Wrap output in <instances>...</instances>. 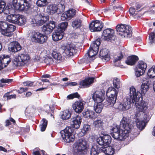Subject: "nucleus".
<instances>
[{"instance_id": "nucleus-5", "label": "nucleus", "mask_w": 155, "mask_h": 155, "mask_svg": "<svg viewBox=\"0 0 155 155\" xmlns=\"http://www.w3.org/2000/svg\"><path fill=\"white\" fill-rule=\"evenodd\" d=\"M87 147V141L84 138H81L74 143L73 147L75 153L77 154H81L83 152L85 151Z\"/></svg>"}, {"instance_id": "nucleus-59", "label": "nucleus", "mask_w": 155, "mask_h": 155, "mask_svg": "<svg viewBox=\"0 0 155 155\" xmlns=\"http://www.w3.org/2000/svg\"><path fill=\"white\" fill-rule=\"evenodd\" d=\"M5 6V3L3 1H0V14L2 12Z\"/></svg>"}, {"instance_id": "nucleus-16", "label": "nucleus", "mask_w": 155, "mask_h": 155, "mask_svg": "<svg viewBox=\"0 0 155 155\" xmlns=\"http://www.w3.org/2000/svg\"><path fill=\"white\" fill-rule=\"evenodd\" d=\"M56 23L53 21H51L43 26L42 31L45 35L50 34L55 27Z\"/></svg>"}, {"instance_id": "nucleus-12", "label": "nucleus", "mask_w": 155, "mask_h": 155, "mask_svg": "<svg viewBox=\"0 0 155 155\" xmlns=\"http://www.w3.org/2000/svg\"><path fill=\"white\" fill-rule=\"evenodd\" d=\"M147 66L146 64L143 61H139L135 69V75L136 77H139L143 75L145 72Z\"/></svg>"}, {"instance_id": "nucleus-28", "label": "nucleus", "mask_w": 155, "mask_h": 155, "mask_svg": "<svg viewBox=\"0 0 155 155\" xmlns=\"http://www.w3.org/2000/svg\"><path fill=\"white\" fill-rule=\"evenodd\" d=\"M150 84L149 80L145 78L143 80L140 89L142 94H144L148 91Z\"/></svg>"}, {"instance_id": "nucleus-26", "label": "nucleus", "mask_w": 155, "mask_h": 155, "mask_svg": "<svg viewBox=\"0 0 155 155\" xmlns=\"http://www.w3.org/2000/svg\"><path fill=\"white\" fill-rule=\"evenodd\" d=\"M60 134L61 136H75L76 135L73 128L68 127L61 130Z\"/></svg>"}, {"instance_id": "nucleus-63", "label": "nucleus", "mask_w": 155, "mask_h": 155, "mask_svg": "<svg viewBox=\"0 0 155 155\" xmlns=\"http://www.w3.org/2000/svg\"><path fill=\"white\" fill-rule=\"evenodd\" d=\"M12 80L9 79H2L1 80V82L2 83H9L12 81Z\"/></svg>"}, {"instance_id": "nucleus-11", "label": "nucleus", "mask_w": 155, "mask_h": 155, "mask_svg": "<svg viewBox=\"0 0 155 155\" xmlns=\"http://www.w3.org/2000/svg\"><path fill=\"white\" fill-rule=\"evenodd\" d=\"M104 26L102 21L98 20L93 21L90 23L89 28L91 32H98L101 31Z\"/></svg>"}, {"instance_id": "nucleus-38", "label": "nucleus", "mask_w": 155, "mask_h": 155, "mask_svg": "<svg viewBox=\"0 0 155 155\" xmlns=\"http://www.w3.org/2000/svg\"><path fill=\"white\" fill-rule=\"evenodd\" d=\"M16 28V27L12 24H8V27L6 29L5 33H8L9 35L6 36L11 37L12 35V32L14 31Z\"/></svg>"}, {"instance_id": "nucleus-27", "label": "nucleus", "mask_w": 155, "mask_h": 155, "mask_svg": "<svg viewBox=\"0 0 155 155\" xmlns=\"http://www.w3.org/2000/svg\"><path fill=\"white\" fill-rule=\"evenodd\" d=\"M102 147L97 144H94L92 146L90 151V155H98L99 153L102 152Z\"/></svg>"}, {"instance_id": "nucleus-43", "label": "nucleus", "mask_w": 155, "mask_h": 155, "mask_svg": "<svg viewBox=\"0 0 155 155\" xmlns=\"http://www.w3.org/2000/svg\"><path fill=\"white\" fill-rule=\"evenodd\" d=\"M147 74L150 78H153L155 77V66H153L148 70Z\"/></svg>"}, {"instance_id": "nucleus-6", "label": "nucleus", "mask_w": 155, "mask_h": 155, "mask_svg": "<svg viewBox=\"0 0 155 155\" xmlns=\"http://www.w3.org/2000/svg\"><path fill=\"white\" fill-rule=\"evenodd\" d=\"M29 0H13L12 5L16 10L27 11L30 7Z\"/></svg>"}, {"instance_id": "nucleus-13", "label": "nucleus", "mask_w": 155, "mask_h": 155, "mask_svg": "<svg viewBox=\"0 0 155 155\" xmlns=\"http://www.w3.org/2000/svg\"><path fill=\"white\" fill-rule=\"evenodd\" d=\"M105 91H97L94 93L92 99L95 103L101 104L105 99Z\"/></svg>"}, {"instance_id": "nucleus-21", "label": "nucleus", "mask_w": 155, "mask_h": 155, "mask_svg": "<svg viewBox=\"0 0 155 155\" xmlns=\"http://www.w3.org/2000/svg\"><path fill=\"white\" fill-rule=\"evenodd\" d=\"M11 61V59L8 55H3L0 56V71L6 67Z\"/></svg>"}, {"instance_id": "nucleus-14", "label": "nucleus", "mask_w": 155, "mask_h": 155, "mask_svg": "<svg viewBox=\"0 0 155 155\" xmlns=\"http://www.w3.org/2000/svg\"><path fill=\"white\" fill-rule=\"evenodd\" d=\"M49 17L48 16H45L41 14H37L32 19L33 23L35 24L37 26L42 25L45 23L48 20Z\"/></svg>"}, {"instance_id": "nucleus-54", "label": "nucleus", "mask_w": 155, "mask_h": 155, "mask_svg": "<svg viewBox=\"0 0 155 155\" xmlns=\"http://www.w3.org/2000/svg\"><path fill=\"white\" fill-rule=\"evenodd\" d=\"M45 62L47 64H52L54 63V61L52 57L48 56L45 59Z\"/></svg>"}, {"instance_id": "nucleus-10", "label": "nucleus", "mask_w": 155, "mask_h": 155, "mask_svg": "<svg viewBox=\"0 0 155 155\" xmlns=\"http://www.w3.org/2000/svg\"><path fill=\"white\" fill-rule=\"evenodd\" d=\"M140 96H139L138 100L137 101H135L134 103L135 104V106L136 107V109L137 110V111L141 112V113H142V115H143V113L147 110L148 108V103L147 102H145L144 101H139V100L140 98L141 95V93L140 92Z\"/></svg>"}, {"instance_id": "nucleus-51", "label": "nucleus", "mask_w": 155, "mask_h": 155, "mask_svg": "<svg viewBox=\"0 0 155 155\" xmlns=\"http://www.w3.org/2000/svg\"><path fill=\"white\" fill-rule=\"evenodd\" d=\"M149 43L150 44L155 42V32H152L149 34Z\"/></svg>"}, {"instance_id": "nucleus-15", "label": "nucleus", "mask_w": 155, "mask_h": 155, "mask_svg": "<svg viewBox=\"0 0 155 155\" xmlns=\"http://www.w3.org/2000/svg\"><path fill=\"white\" fill-rule=\"evenodd\" d=\"M114 31L111 28L104 30L101 36V38L104 40L108 41L111 40L114 37Z\"/></svg>"}, {"instance_id": "nucleus-62", "label": "nucleus", "mask_w": 155, "mask_h": 155, "mask_svg": "<svg viewBox=\"0 0 155 155\" xmlns=\"http://www.w3.org/2000/svg\"><path fill=\"white\" fill-rule=\"evenodd\" d=\"M28 90V88L27 87H21L20 88L19 90H18L17 92L19 94H21Z\"/></svg>"}, {"instance_id": "nucleus-39", "label": "nucleus", "mask_w": 155, "mask_h": 155, "mask_svg": "<svg viewBox=\"0 0 155 155\" xmlns=\"http://www.w3.org/2000/svg\"><path fill=\"white\" fill-rule=\"evenodd\" d=\"M64 3L65 2L64 1H61L59 3H58L56 5L58 14L61 13L64 11L65 8Z\"/></svg>"}, {"instance_id": "nucleus-53", "label": "nucleus", "mask_w": 155, "mask_h": 155, "mask_svg": "<svg viewBox=\"0 0 155 155\" xmlns=\"http://www.w3.org/2000/svg\"><path fill=\"white\" fill-rule=\"evenodd\" d=\"M120 81L118 78H114L113 80V84L114 87L118 89L120 87Z\"/></svg>"}, {"instance_id": "nucleus-29", "label": "nucleus", "mask_w": 155, "mask_h": 155, "mask_svg": "<svg viewBox=\"0 0 155 155\" xmlns=\"http://www.w3.org/2000/svg\"><path fill=\"white\" fill-rule=\"evenodd\" d=\"M94 78L92 77L89 78L82 81L80 83V87L85 88L89 87L94 81Z\"/></svg>"}, {"instance_id": "nucleus-44", "label": "nucleus", "mask_w": 155, "mask_h": 155, "mask_svg": "<svg viewBox=\"0 0 155 155\" xmlns=\"http://www.w3.org/2000/svg\"><path fill=\"white\" fill-rule=\"evenodd\" d=\"M63 140L67 143L73 142L75 140V136H61Z\"/></svg>"}, {"instance_id": "nucleus-20", "label": "nucleus", "mask_w": 155, "mask_h": 155, "mask_svg": "<svg viewBox=\"0 0 155 155\" xmlns=\"http://www.w3.org/2000/svg\"><path fill=\"white\" fill-rule=\"evenodd\" d=\"M76 12V10L74 9H71L65 12L61 15V20H70L75 15Z\"/></svg>"}, {"instance_id": "nucleus-52", "label": "nucleus", "mask_w": 155, "mask_h": 155, "mask_svg": "<svg viewBox=\"0 0 155 155\" xmlns=\"http://www.w3.org/2000/svg\"><path fill=\"white\" fill-rule=\"evenodd\" d=\"M90 129V126L87 124L84 125L83 126V129L82 130L80 134L81 136H84L85 134L86 131H87Z\"/></svg>"}, {"instance_id": "nucleus-47", "label": "nucleus", "mask_w": 155, "mask_h": 155, "mask_svg": "<svg viewBox=\"0 0 155 155\" xmlns=\"http://www.w3.org/2000/svg\"><path fill=\"white\" fill-rule=\"evenodd\" d=\"M42 123L40 125V128L41 130V131H44L47 127L48 121L45 119L43 118L42 120Z\"/></svg>"}, {"instance_id": "nucleus-25", "label": "nucleus", "mask_w": 155, "mask_h": 155, "mask_svg": "<svg viewBox=\"0 0 155 155\" xmlns=\"http://www.w3.org/2000/svg\"><path fill=\"white\" fill-rule=\"evenodd\" d=\"M81 122V118L78 115L71 119V124L76 129H78L80 127Z\"/></svg>"}, {"instance_id": "nucleus-34", "label": "nucleus", "mask_w": 155, "mask_h": 155, "mask_svg": "<svg viewBox=\"0 0 155 155\" xmlns=\"http://www.w3.org/2000/svg\"><path fill=\"white\" fill-rule=\"evenodd\" d=\"M8 24L6 21H0V32L4 35H9L8 33H5V32L8 27Z\"/></svg>"}, {"instance_id": "nucleus-41", "label": "nucleus", "mask_w": 155, "mask_h": 155, "mask_svg": "<svg viewBox=\"0 0 155 155\" xmlns=\"http://www.w3.org/2000/svg\"><path fill=\"white\" fill-rule=\"evenodd\" d=\"M61 118L63 120H66L69 119L71 116V114L69 111L67 110H65L61 113Z\"/></svg>"}, {"instance_id": "nucleus-46", "label": "nucleus", "mask_w": 155, "mask_h": 155, "mask_svg": "<svg viewBox=\"0 0 155 155\" xmlns=\"http://www.w3.org/2000/svg\"><path fill=\"white\" fill-rule=\"evenodd\" d=\"M68 25L67 22H61L59 24L58 27L59 28H58V29H59L61 31H62V32H63L67 28Z\"/></svg>"}, {"instance_id": "nucleus-45", "label": "nucleus", "mask_w": 155, "mask_h": 155, "mask_svg": "<svg viewBox=\"0 0 155 155\" xmlns=\"http://www.w3.org/2000/svg\"><path fill=\"white\" fill-rule=\"evenodd\" d=\"M52 56L56 60L61 61L62 60V57L61 54L57 52L54 51L52 53Z\"/></svg>"}, {"instance_id": "nucleus-3", "label": "nucleus", "mask_w": 155, "mask_h": 155, "mask_svg": "<svg viewBox=\"0 0 155 155\" xmlns=\"http://www.w3.org/2000/svg\"><path fill=\"white\" fill-rule=\"evenodd\" d=\"M118 92L113 87H109L106 92V95L107 97L104 105L106 106L112 107L114 105L117 99Z\"/></svg>"}, {"instance_id": "nucleus-49", "label": "nucleus", "mask_w": 155, "mask_h": 155, "mask_svg": "<svg viewBox=\"0 0 155 155\" xmlns=\"http://www.w3.org/2000/svg\"><path fill=\"white\" fill-rule=\"evenodd\" d=\"M16 14H11L10 15H7L6 18V20L10 22L14 23V22L15 20V17Z\"/></svg>"}, {"instance_id": "nucleus-24", "label": "nucleus", "mask_w": 155, "mask_h": 155, "mask_svg": "<svg viewBox=\"0 0 155 155\" xmlns=\"http://www.w3.org/2000/svg\"><path fill=\"white\" fill-rule=\"evenodd\" d=\"M14 23L20 26H22L25 25L26 22V19L25 16L19 14H16Z\"/></svg>"}, {"instance_id": "nucleus-48", "label": "nucleus", "mask_w": 155, "mask_h": 155, "mask_svg": "<svg viewBox=\"0 0 155 155\" xmlns=\"http://www.w3.org/2000/svg\"><path fill=\"white\" fill-rule=\"evenodd\" d=\"M94 107L95 112L97 113H100L101 112L102 110L103 105L101 104H97Z\"/></svg>"}, {"instance_id": "nucleus-23", "label": "nucleus", "mask_w": 155, "mask_h": 155, "mask_svg": "<svg viewBox=\"0 0 155 155\" xmlns=\"http://www.w3.org/2000/svg\"><path fill=\"white\" fill-rule=\"evenodd\" d=\"M8 50L13 52H16L20 51L21 47L20 44L17 41L12 42L8 47Z\"/></svg>"}, {"instance_id": "nucleus-35", "label": "nucleus", "mask_w": 155, "mask_h": 155, "mask_svg": "<svg viewBox=\"0 0 155 155\" xmlns=\"http://www.w3.org/2000/svg\"><path fill=\"white\" fill-rule=\"evenodd\" d=\"M94 111L88 109L83 113V115L85 117L93 119H94L96 117Z\"/></svg>"}, {"instance_id": "nucleus-4", "label": "nucleus", "mask_w": 155, "mask_h": 155, "mask_svg": "<svg viewBox=\"0 0 155 155\" xmlns=\"http://www.w3.org/2000/svg\"><path fill=\"white\" fill-rule=\"evenodd\" d=\"M116 29L118 34L122 38H130L132 35V28L129 25H118L116 27Z\"/></svg>"}, {"instance_id": "nucleus-1", "label": "nucleus", "mask_w": 155, "mask_h": 155, "mask_svg": "<svg viewBox=\"0 0 155 155\" xmlns=\"http://www.w3.org/2000/svg\"><path fill=\"white\" fill-rule=\"evenodd\" d=\"M130 120L128 117H124L120 122V127L114 125L110 133L112 136H114L113 133H117L118 136H129L130 133L131 125Z\"/></svg>"}, {"instance_id": "nucleus-58", "label": "nucleus", "mask_w": 155, "mask_h": 155, "mask_svg": "<svg viewBox=\"0 0 155 155\" xmlns=\"http://www.w3.org/2000/svg\"><path fill=\"white\" fill-rule=\"evenodd\" d=\"M79 97V95L77 92H76L68 95L67 98L68 99H71L74 98H78Z\"/></svg>"}, {"instance_id": "nucleus-36", "label": "nucleus", "mask_w": 155, "mask_h": 155, "mask_svg": "<svg viewBox=\"0 0 155 155\" xmlns=\"http://www.w3.org/2000/svg\"><path fill=\"white\" fill-rule=\"evenodd\" d=\"M56 5H50L47 6L46 11L48 13L53 14L56 12L58 13Z\"/></svg>"}, {"instance_id": "nucleus-50", "label": "nucleus", "mask_w": 155, "mask_h": 155, "mask_svg": "<svg viewBox=\"0 0 155 155\" xmlns=\"http://www.w3.org/2000/svg\"><path fill=\"white\" fill-rule=\"evenodd\" d=\"M123 57L122 52L117 53L114 56V62L115 63L120 61L123 58Z\"/></svg>"}, {"instance_id": "nucleus-17", "label": "nucleus", "mask_w": 155, "mask_h": 155, "mask_svg": "<svg viewBox=\"0 0 155 155\" xmlns=\"http://www.w3.org/2000/svg\"><path fill=\"white\" fill-rule=\"evenodd\" d=\"M111 141V136H100L97 139V142L100 146L108 145Z\"/></svg>"}, {"instance_id": "nucleus-30", "label": "nucleus", "mask_w": 155, "mask_h": 155, "mask_svg": "<svg viewBox=\"0 0 155 155\" xmlns=\"http://www.w3.org/2000/svg\"><path fill=\"white\" fill-rule=\"evenodd\" d=\"M63 33L62 31L59 29H57L53 33L52 37L53 40L57 41L61 40L63 37Z\"/></svg>"}, {"instance_id": "nucleus-56", "label": "nucleus", "mask_w": 155, "mask_h": 155, "mask_svg": "<svg viewBox=\"0 0 155 155\" xmlns=\"http://www.w3.org/2000/svg\"><path fill=\"white\" fill-rule=\"evenodd\" d=\"M20 133H21V134H25L29 132L30 130L29 126H26L25 128L21 127L20 128Z\"/></svg>"}, {"instance_id": "nucleus-19", "label": "nucleus", "mask_w": 155, "mask_h": 155, "mask_svg": "<svg viewBox=\"0 0 155 155\" xmlns=\"http://www.w3.org/2000/svg\"><path fill=\"white\" fill-rule=\"evenodd\" d=\"M135 116L137 117L136 122L137 128L139 130H143L146 126L145 122L142 118L143 115H141V114H140V112L139 113H137L135 114Z\"/></svg>"}, {"instance_id": "nucleus-40", "label": "nucleus", "mask_w": 155, "mask_h": 155, "mask_svg": "<svg viewBox=\"0 0 155 155\" xmlns=\"http://www.w3.org/2000/svg\"><path fill=\"white\" fill-rule=\"evenodd\" d=\"M100 39L99 38L97 39L95 41L93 42L92 43L90 47V48L93 49L94 50H95V49L97 48V52L98 51L99 45H100Z\"/></svg>"}, {"instance_id": "nucleus-2", "label": "nucleus", "mask_w": 155, "mask_h": 155, "mask_svg": "<svg viewBox=\"0 0 155 155\" xmlns=\"http://www.w3.org/2000/svg\"><path fill=\"white\" fill-rule=\"evenodd\" d=\"M129 95V97L127 98L126 101L120 104L117 107H114L115 109H118L122 111L129 109L130 107L131 104L137 101L139 96L140 95V92L136 91V89L133 86L130 88Z\"/></svg>"}, {"instance_id": "nucleus-9", "label": "nucleus", "mask_w": 155, "mask_h": 155, "mask_svg": "<svg viewBox=\"0 0 155 155\" xmlns=\"http://www.w3.org/2000/svg\"><path fill=\"white\" fill-rule=\"evenodd\" d=\"M30 39L31 41L33 42L38 43L39 44H43L47 40V36L38 32L32 31L30 35Z\"/></svg>"}, {"instance_id": "nucleus-32", "label": "nucleus", "mask_w": 155, "mask_h": 155, "mask_svg": "<svg viewBox=\"0 0 155 155\" xmlns=\"http://www.w3.org/2000/svg\"><path fill=\"white\" fill-rule=\"evenodd\" d=\"M97 48H96L95 50H94L93 49L90 48L87 53L85 54V56H87V59L89 61H91L93 60H94V56L96 55L98 52L97 51Z\"/></svg>"}, {"instance_id": "nucleus-37", "label": "nucleus", "mask_w": 155, "mask_h": 155, "mask_svg": "<svg viewBox=\"0 0 155 155\" xmlns=\"http://www.w3.org/2000/svg\"><path fill=\"white\" fill-rule=\"evenodd\" d=\"M82 25V21L80 19L76 18L72 22L71 26L75 29L80 28Z\"/></svg>"}, {"instance_id": "nucleus-18", "label": "nucleus", "mask_w": 155, "mask_h": 155, "mask_svg": "<svg viewBox=\"0 0 155 155\" xmlns=\"http://www.w3.org/2000/svg\"><path fill=\"white\" fill-rule=\"evenodd\" d=\"M85 102L81 100L76 101L73 104L72 107L75 112L78 113H81L84 108Z\"/></svg>"}, {"instance_id": "nucleus-33", "label": "nucleus", "mask_w": 155, "mask_h": 155, "mask_svg": "<svg viewBox=\"0 0 155 155\" xmlns=\"http://www.w3.org/2000/svg\"><path fill=\"white\" fill-rule=\"evenodd\" d=\"M102 152L107 155H112L114 153V149L111 146L106 147H102Z\"/></svg>"}, {"instance_id": "nucleus-8", "label": "nucleus", "mask_w": 155, "mask_h": 155, "mask_svg": "<svg viewBox=\"0 0 155 155\" xmlns=\"http://www.w3.org/2000/svg\"><path fill=\"white\" fill-rule=\"evenodd\" d=\"M76 45L75 43H71L67 44L66 45H62L61 48L63 50L64 55L68 57L73 56L76 52L77 49Z\"/></svg>"}, {"instance_id": "nucleus-61", "label": "nucleus", "mask_w": 155, "mask_h": 155, "mask_svg": "<svg viewBox=\"0 0 155 155\" xmlns=\"http://www.w3.org/2000/svg\"><path fill=\"white\" fill-rule=\"evenodd\" d=\"M23 84L25 86L31 87L33 84V82L29 81H27L23 83Z\"/></svg>"}, {"instance_id": "nucleus-57", "label": "nucleus", "mask_w": 155, "mask_h": 155, "mask_svg": "<svg viewBox=\"0 0 155 155\" xmlns=\"http://www.w3.org/2000/svg\"><path fill=\"white\" fill-rule=\"evenodd\" d=\"M16 95L15 94L9 95L8 93L5 94L3 96V97L5 98L6 97L7 100H10L12 98H16Z\"/></svg>"}, {"instance_id": "nucleus-7", "label": "nucleus", "mask_w": 155, "mask_h": 155, "mask_svg": "<svg viewBox=\"0 0 155 155\" xmlns=\"http://www.w3.org/2000/svg\"><path fill=\"white\" fill-rule=\"evenodd\" d=\"M30 59V58L27 54H21L14 58L13 63L16 67L22 66L26 64Z\"/></svg>"}, {"instance_id": "nucleus-60", "label": "nucleus", "mask_w": 155, "mask_h": 155, "mask_svg": "<svg viewBox=\"0 0 155 155\" xmlns=\"http://www.w3.org/2000/svg\"><path fill=\"white\" fill-rule=\"evenodd\" d=\"M114 139L119 141L124 140L127 136H112Z\"/></svg>"}, {"instance_id": "nucleus-22", "label": "nucleus", "mask_w": 155, "mask_h": 155, "mask_svg": "<svg viewBox=\"0 0 155 155\" xmlns=\"http://www.w3.org/2000/svg\"><path fill=\"white\" fill-rule=\"evenodd\" d=\"M99 57L104 61H109L110 56L108 50L106 48L101 49L100 52Z\"/></svg>"}, {"instance_id": "nucleus-42", "label": "nucleus", "mask_w": 155, "mask_h": 155, "mask_svg": "<svg viewBox=\"0 0 155 155\" xmlns=\"http://www.w3.org/2000/svg\"><path fill=\"white\" fill-rule=\"evenodd\" d=\"M93 124L95 127L101 128L103 125L104 123L102 120L101 119H97L94 121Z\"/></svg>"}, {"instance_id": "nucleus-55", "label": "nucleus", "mask_w": 155, "mask_h": 155, "mask_svg": "<svg viewBox=\"0 0 155 155\" xmlns=\"http://www.w3.org/2000/svg\"><path fill=\"white\" fill-rule=\"evenodd\" d=\"M36 4L39 7L44 6L46 5V0H38Z\"/></svg>"}, {"instance_id": "nucleus-64", "label": "nucleus", "mask_w": 155, "mask_h": 155, "mask_svg": "<svg viewBox=\"0 0 155 155\" xmlns=\"http://www.w3.org/2000/svg\"><path fill=\"white\" fill-rule=\"evenodd\" d=\"M135 10L133 7H131L129 9V12L130 14L134 15L135 14Z\"/></svg>"}, {"instance_id": "nucleus-31", "label": "nucleus", "mask_w": 155, "mask_h": 155, "mask_svg": "<svg viewBox=\"0 0 155 155\" xmlns=\"http://www.w3.org/2000/svg\"><path fill=\"white\" fill-rule=\"evenodd\" d=\"M138 60V58L137 56L133 55L129 56L125 62L128 65H133L135 64Z\"/></svg>"}]
</instances>
